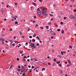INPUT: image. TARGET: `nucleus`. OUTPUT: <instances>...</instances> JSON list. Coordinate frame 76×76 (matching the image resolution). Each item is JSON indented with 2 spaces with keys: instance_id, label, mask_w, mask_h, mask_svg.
Wrapping results in <instances>:
<instances>
[{
  "instance_id": "f257e3e1",
  "label": "nucleus",
  "mask_w": 76,
  "mask_h": 76,
  "mask_svg": "<svg viewBox=\"0 0 76 76\" xmlns=\"http://www.w3.org/2000/svg\"><path fill=\"white\" fill-rule=\"evenodd\" d=\"M75 16L73 15H71L69 16V18L70 19H74Z\"/></svg>"
},
{
  "instance_id": "f03ea898",
  "label": "nucleus",
  "mask_w": 76,
  "mask_h": 76,
  "mask_svg": "<svg viewBox=\"0 0 76 76\" xmlns=\"http://www.w3.org/2000/svg\"><path fill=\"white\" fill-rule=\"evenodd\" d=\"M46 12H47V11H46L45 12H43L42 16H48V15L46 14Z\"/></svg>"
},
{
  "instance_id": "7ed1b4c3",
  "label": "nucleus",
  "mask_w": 76,
  "mask_h": 76,
  "mask_svg": "<svg viewBox=\"0 0 76 76\" xmlns=\"http://www.w3.org/2000/svg\"><path fill=\"white\" fill-rule=\"evenodd\" d=\"M14 42H15V43H20V42L18 41H14Z\"/></svg>"
},
{
  "instance_id": "20e7f679",
  "label": "nucleus",
  "mask_w": 76,
  "mask_h": 76,
  "mask_svg": "<svg viewBox=\"0 0 76 76\" xmlns=\"http://www.w3.org/2000/svg\"><path fill=\"white\" fill-rule=\"evenodd\" d=\"M41 14V11H40L39 12H38L37 13V15H40Z\"/></svg>"
},
{
  "instance_id": "39448f33",
  "label": "nucleus",
  "mask_w": 76,
  "mask_h": 76,
  "mask_svg": "<svg viewBox=\"0 0 76 76\" xmlns=\"http://www.w3.org/2000/svg\"><path fill=\"white\" fill-rule=\"evenodd\" d=\"M42 12H45V8H44L42 10Z\"/></svg>"
},
{
  "instance_id": "423d86ee",
  "label": "nucleus",
  "mask_w": 76,
  "mask_h": 76,
  "mask_svg": "<svg viewBox=\"0 0 76 76\" xmlns=\"http://www.w3.org/2000/svg\"><path fill=\"white\" fill-rule=\"evenodd\" d=\"M21 69H23L24 70H25V67H24L23 66H22V67L21 68Z\"/></svg>"
},
{
  "instance_id": "0eeeda50",
  "label": "nucleus",
  "mask_w": 76,
  "mask_h": 76,
  "mask_svg": "<svg viewBox=\"0 0 76 76\" xmlns=\"http://www.w3.org/2000/svg\"><path fill=\"white\" fill-rule=\"evenodd\" d=\"M53 61L54 62H56V61H57V59H56V58H55L53 59Z\"/></svg>"
},
{
  "instance_id": "6e6552de",
  "label": "nucleus",
  "mask_w": 76,
  "mask_h": 76,
  "mask_svg": "<svg viewBox=\"0 0 76 76\" xmlns=\"http://www.w3.org/2000/svg\"><path fill=\"white\" fill-rule=\"evenodd\" d=\"M52 66H56V63H53L52 64Z\"/></svg>"
},
{
  "instance_id": "1a4fd4ad",
  "label": "nucleus",
  "mask_w": 76,
  "mask_h": 76,
  "mask_svg": "<svg viewBox=\"0 0 76 76\" xmlns=\"http://www.w3.org/2000/svg\"><path fill=\"white\" fill-rule=\"evenodd\" d=\"M32 4H33V5H34V6H36V5H37V4H36L35 3V2H33V3H32Z\"/></svg>"
},
{
  "instance_id": "9d476101",
  "label": "nucleus",
  "mask_w": 76,
  "mask_h": 76,
  "mask_svg": "<svg viewBox=\"0 0 76 76\" xmlns=\"http://www.w3.org/2000/svg\"><path fill=\"white\" fill-rule=\"evenodd\" d=\"M17 70L18 71V72H20V71H21V70H20V69H19V68H18L17 69Z\"/></svg>"
},
{
  "instance_id": "9b49d317",
  "label": "nucleus",
  "mask_w": 76,
  "mask_h": 76,
  "mask_svg": "<svg viewBox=\"0 0 76 76\" xmlns=\"http://www.w3.org/2000/svg\"><path fill=\"white\" fill-rule=\"evenodd\" d=\"M20 54H22L23 53V51H22V52H21V50H20Z\"/></svg>"
},
{
  "instance_id": "f8f14e48",
  "label": "nucleus",
  "mask_w": 76,
  "mask_h": 76,
  "mask_svg": "<svg viewBox=\"0 0 76 76\" xmlns=\"http://www.w3.org/2000/svg\"><path fill=\"white\" fill-rule=\"evenodd\" d=\"M61 33L63 34H64V30H62V31H61Z\"/></svg>"
},
{
  "instance_id": "ddd939ff",
  "label": "nucleus",
  "mask_w": 76,
  "mask_h": 76,
  "mask_svg": "<svg viewBox=\"0 0 76 76\" xmlns=\"http://www.w3.org/2000/svg\"><path fill=\"white\" fill-rule=\"evenodd\" d=\"M49 25H51V22H49L48 23Z\"/></svg>"
},
{
  "instance_id": "4468645a",
  "label": "nucleus",
  "mask_w": 76,
  "mask_h": 76,
  "mask_svg": "<svg viewBox=\"0 0 76 76\" xmlns=\"http://www.w3.org/2000/svg\"><path fill=\"white\" fill-rule=\"evenodd\" d=\"M37 12H39L40 11V10H39V8H37Z\"/></svg>"
},
{
  "instance_id": "2eb2a0df",
  "label": "nucleus",
  "mask_w": 76,
  "mask_h": 76,
  "mask_svg": "<svg viewBox=\"0 0 76 76\" xmlns=\"http://www.w3.org/2000/svg\"><path fill=\"white\" fill-rule=\"evenodd\" d=\"M32 41L33 42H34L35 41V39H32Z\"/></svg>"
},
{
  "instance_id": "dca6fc26",
  "label": "nucleus",
  "mask_w": 76,
  "mask_h": 76,
  "mask_svg": "<svg viewBox=\"0 0 76 76\" xmlns=\"http://www.w3.org/2000/svg\"><path fill=\"white\" fill-rule=\"evenodd\" d=\"M69 48L71 49H72V45H70L69 46Z\"/></svg>"
},
{
  "instance_id": "f3484780",
  "label": "nucleus",
  "mask_w": 76,
  "mask_h": 76,
  "mask_svg": "<svg viewBox=\"0 0 76 76\" xmlns=\"http://www.w3.org/2000/svg\"><path fill=\"white\" fill-rule=\"evenodd\" d=\"M61 53L62 55H63V52L61 51Z\"/></svg>"
},
{
  "instance_id": "a211bd4d",
  "label": "nucleus",
  "mask_w": 76,
  "mask_h": 76,
  "mask_svg": "<svg viewBox=\"0 0 76 76\" xmlns=\"http://www.w3.org/2000/svg\"><path fill=\"white\" fill-rule=\"evenodd\" d=\"M23 61H26V59L25 58L23 59Z\"/></svg>"
},
{
  "instance_id": "6ab92c4d",
  "label": "nucleus",
  "mask_w": 76,
  "mask_h": 76,
  "mask_svg": "<svg viewBox=\"0 0 76 76\" xmlns=\"http://www.w3.org/2000/svg\"><path fill=\"white\" fill-rule=\"evenodd\" d=\"M35 36H36V34H34L33 35V37H35Z\"/></svg>"
},
{
  "instance_id": "aec40b11",
  "label": "nucleus",
  "mask_w": 76,
  "mask_h": 76,
  "mask_svg": "<svg viewBox=\"0 0 76 76\" xmlns=\"http://www.w3.org/2000/svg\"><path fill=\"white\" fill-rule=\"evenodd\" d=\"M15 24H18V22L17 21H16L15 22Z\"/></svg>"
},
{
  "instance_id": "412c9836",
  "label": "nucleus",
  "mask_w": 76,
  "mask_h": 76,
  "mask_svg": "<svg viewBox=\"0 0 76 76\" xmlns=\"http://www.w3.org/2000/svg\"><path fill=\"white\" fill-rule=\"evenodd\" d=\"M12 67L13 66H12V65H11V66H10V69H12Z\"/></svg>"
},
{
  "instance_id": "4be33fe9",
  "label": "nucleus",
  "mask_w": 76,
  "mask_h": 76,
  "mask_svg": "<svg viewBox=\"0 0 76 76\" xmlns=\"http://www.w3.org/2000/svg\"><path fill=\"white\" fill-rule=\"evenodd\" d=\"M60 63V61H59L58 62H57L56 63L57 64H59Z\"/></svg>"
},
{
  "instance_id": "5701e85b",
  "label": "nucleus",
  "mask_w": 76,
  "mask_h": 76,
  "mask_svg": "<svg viewBox=\"0 0 76 76\" xmlns=\"http://www.w3.org/2000/svg\"><path fill=\"white\" fill-rule=\"evenodd\" d=\"M61 74H62L63 73V71H61L60 72Z\"/></svg>"
},
{
  "instance_id": "b1692460",
  "label": "nucleus",
  "mask_w": 76,
  "mask_h": 76,
  "mask_svg": "<svg viewBox=\"0 0 76 76\" xmlns=\"http://www.w3.org/2000/svg\"><path fill=\"white\" fill-rule=\"evenodd\" d=\"M31 45H32L33 47L34 46V45H35L34 44H32V43H31Z\"/></svg>"
},
{
  "instance_id": "393cba45",
  "label": "nucleus",
  "mask_w": 76,
  "mask_h": 76,
  "mask_svg": "<svg viewBox=\"0 0 76 76\" xmlns=\"http://www.w3.org/2000/svg\"><path fill=\"white\" fill-rule=\"evenodd\" d=\"M29 71L30 72H32V69H29Z\"/></svg>"
},
{
  "instance_id": "a878e982",
  "label": "nucleus",
  "mask_w": 76,
  "mask_h": 76,
  "mask_svg": "<svg viewBox=\"0 0 76 76\" xmlns=\"http://www.w3.org/2000/svg\"><path fill=\"white\" fill-rule=\"evenodd\" d=\"M69 65L71 66L72 65V64L71 63V62L69 61Z\"/></svg>"
},
{
  "instance_id": "bb28decb",
  "label": "nucleus",
  "mask_w": 76,
  "mask_h": 76,
  "mask_svg": "<svg viewBox=\"0 0 76 76\" xmlns=\"http://www.w3.org/2000/svg\"><path fill=\"white\" fill-rule=\"evenodd\" d=\"M44 70H45V68H43L42 69V71H44Z\"/></svg>"
},
{
  "instance_id": "cd10ccee",
  "label": "nucleus",
  "mask_w": 76,
  "mask_h": 76,
  "mask_svg": "<svg viewBox=\"0 0 76 76\" xmlns=\"http://www.w3.org/2000/svg\"><path fill=\"white\" fill-rule=\"evenodd\" d=\"M57 31H58V32H59V31H60V29H58Z\"/></svg>"
},
{
  "instance_id": "c85d7f7f",
  "label": "nucleus",
  "mask_w": 76,
  "mask_h": 76,
  "mask_svg": "<svg viewBox=\"0 0 76 76\" xmlns=\"http://www.w3.org/2000/svg\"><path fill=\"white\" fill-rule=\"evenodd\" d=\"M37 26H38V24H36V26H35V28H37Z\"/></svg>"
},
{
  "instance_id": "c756f323",
  "label": "nucleus",
  "mask_w": 76,
  "mask_h": 76,
  "mask_svg": "<svg viewBox=\"0 0 76 76\" xmlns=\"http://www.w3.org/2000/svg\"><path fill=\"white\" fill-rule=\"evenodd\" d=\"M49 15L50 16H53V15L51 14H49Z\"/></svg>"
},
{
  "instance_id": "7c9ffc66",
  "label": "nucleus",
  "mask_w": 76,
  "mask_h": 76,
  "mask_svg": "<svg viewBox=\"0 0 76 76\" xmlns=\"http://www.w3.org/2000/svg\"><path fill=\"white\" fill-rule=\"evenodd\" d=\"M29 38H32V36H30L29 37Z\"/></svg>"
},
{
  "instance_id": "2f4dec72",
  "label": "nucleus",
  "mask_w": 76,
  "mask_h": 76,
  "mask_svg": "<svg viewBox=\"0 0 76 76\" xmlns=\"http://www.w3.org/2000/svg\"><path fill=\"white\" fill-rule=\"evenodd\" d=\"M59 66H60V67H61V64H59Z\"/></svg>"
},
{
  "instance_id": "473e14b6",
  "label": "nucleus",
  "mask_w": 76,
  "mask_h": 76,
  "mask_svg": "<svg viewBox=\"0 0 76 76\" xmlns=\"http://www.w3.org/2000/svg\"><path fill=\"white\" fill-rule=\"evenodd\" d=\"M46 28L47 29H48V28H48V26H46Z\"/></svg>"
},
{
  "instance_id": "72a5a7b5",
  "label": "nucleus",
  "mask_w": 76,
  "mask_h": 76,
  "mask_svg": "<svg viewBox=\"0 0 76 76\" xmlns=\"http://www.w3.org/2000/svg\"><path fill=\"white\" fill-rule=\"evenodd\" d=\"M37 39H39V37H37Z\"/></svg>"
},
{
  "instance_id": "f704fd0d",
  "label": "nucleus",
  "mask_w": 76,
  "mask_h": 76,
  "mask_svg": "<svg viewBox=\"0 0 76 76\" xmlns=\"http://www.w3.org/2000/svg\"><path fill=\"white\" fill-rule=\"evenodd\" d=\"M34 60L35 61H38V60H37V59H34Z\"/></svg>"
},
{
  "instance_id": "c9c22d12",
  "label": "nucleus",
  "mask_w": 76,
  "mask_h": 76,
  "mask_svg": "<svg viewBox=\"0 0 76 76\" xmlns=\"http://www.w3.org/2000/svg\"><path fill=\"white\" fill-rule=\"evenodd\" d=\"M22 75L23 76H25V73H23V74Z\"/></svg>"
},
{
  "instance_id": "e433bc0d",
  "label": "nucleus",
  "mask_w": 76,
  "mask_h": 76,
  "mask_svg": "<svg viewBox=\"0 0 76 76\" xmlns=\"http://www.w3.org/2000/svg\"><path fill=\"white\" fill-rule=\"evenodd\" d=\"M15 6H16V5H18V3H15Z\"/></svg>"
},
{
  "instance_id": "4c0bfd02",
  "label": "nucleus",
  "mask_w": 76,
  "mask_h": 76,
  "mask_svg": "<svg viewBox=\"0 0 76 76\" xmlns=\"http://www.w3.org/2000/svg\"><path fill=\"white\" fill-rule=\"evenodd\" d=\"M34 66H32L31 67V68H32V69H34Z\"/></svg>"
},
{
  "instance_id": "58836bf2",
  "label": "nucleus",
  "mask_w": 76,
  "mask_h": 76,
  "mask_svg": "<svg viewBox=\"0 0 76 76\" xmlns=\"http://www.w3.org/2000/svg\"><path fill=\"white\" fill-rule=\"evenodd\" d=\"M13 18H14V19H15V20H16V17H14Z\"/></svg>"
},
{
  "instance_id": "ea45409f",
  "label": "nucleus",
  "mask_w": 76,
  "mask_h": 76,
  "mask_svg": "<svg viewBox=\"0 0 76 76\" xmlns=\"http://www.w3.org/2000/svg\"><path fill=\"white\" fill-rule=\"evenodd\" d=\"M61 25H63V22H61Z\"/></svg>"
},
{
  "instance_id": "a19ab883",
  "label": "nucleus",
  "mask_w": 76,
  "mask_h": 76,
  "mask_svg": "<svg viewBox=\"0 0 76 76\" xmlns=\"http://www.w3.org/2000/svg\"><path fill=\"white\" fill-rule=\"evenodd\" d=\"M17 61H19V58H17Z\"/></svg>"
},
{
  "instance_id": "79ce46f5",
  "label": "nucleus",
  "mask_w": 76,
  "mask_h": 76,
  "mask_svg": "<svg viewBox=\"0 0 76 76\" xmlns=\"http://www.w3.org/2000/svg\"><path fill=\"white\" fill-rule=\"evenodd\" d=\"M52 51L53 52V53H54V50H52Z\"/></svg>"
},
{
  "instance_id": "37998d69",
  "label": "nucleus",
  "mask_w": 76,
  "mask_h": 76,
  "mask_svg": "<svg viewBox=\"0 0 76 76\" xmlns=\"http://www.w3.org/2000/svg\"><path fill=\"white\" fill-rule=\"evenodd\" d=\"M18 67L19 68V69H20V68H21L20 67V65L18 66Z\"/></svg>"
},
{
  "instance_id": "c03bdc74",
  "label": "nucleus",
  "mask_w": 76,
  "mask_h": 76,
  "mask_svg": "<svg viewBox=\"0 0 76 76\" xmlns=\"http://www.w3.org/2000/svg\"><path fill=\"white\" fill-rule=\"evenodd\" d=\"M1 12H2V14H3V10H1Z\"/></svg>"
},
{
  "instance_id": "a18cd8bd",
  "label": "nucleus",
  "mask_w": 76,
  "mask_h": 76,
  "mask_svg": "<svg viewBox=\"0 0 76 76\" xmlns=\"http://www.w3.org/2000/svg\"><path fill=\"white\" fill-rule=\"evenodd\" d=\"M76 12V9H75L74 10V12Z\"/></svg>"
},
{
  "instance_id": "49530a36",
  "label": "nucleus",
  "mask_w": 76,
  "mask_h": 76,
  "mask_svg": "<svg viewBox=\"0 0 76 76\" xmlns=\"http://www.w3.org/2000/svg\"><path fill=\"white\" fill-rule=\"evenodd\" d=\"M64 19H67V18H66V17H64Z\"/></svg>"
},
{
  "instance_id": "de8ad7c7",
  "label": "nucleus",
  "mask_w": 76,
  "mask_h": 76,
  "mask_svg": "<svg viewBox=\"0 0 76 76\" xmlns=\"http://www.w3.org/2000/svg\"><path fill=\"white\" fill-rule=\"evenodd\" d=\"M6 7H9V5L8 4L7 5Z\"/></svg>"
},
{
  "instance_id": "09e8293b",
  "label": "nucleus",
  "mask_w": 76,
  "mask_h": 76,
  "mask_svg": "<svg viewBox=\"0 0 76 76\" xmlns=\"http://www.w3.org/2000/svg\"><path fill=\"white\" fill-rule=\"evenodd\" d=\"M12 46H13V47H14V46H15V44L14 43V44H12Z\"/></svg>"
},
{
  "instance_id": "8fccbe9b",
  "label": "nucleus",
  "mask_w": 76,
  "mask_h": 76,
  "mask_svg": "<svg viewBox=\"0 0 76 76\" xmlns=\"http://www.w3.org/2000/svg\"><path fill=\"white\" fill-rule=\"evenodd\" d=\"M71 1H72V2H74V1H75V0H71Z\"/></svg>"
},
{
  "instance_id": "3c124183",
  "label": "nucleus",
  "mask_w": 76,
  "mask_h": 76,
  "mask_svg": "<svg viewBox=\"0 0 76 76\" xmlns=\"http://www.w3.org/2000/svg\"><path fill=\"white\" fill-rule=\"evenodd\" d=\"M41 29H44V28L42 27H40Z\"/></svg>"
},
{
  "instance_id": "603ef678",
  "label": "nucleus",
  "mask_w": 76,
  "mask_h": 76,
  "mask_svg": "<svg viewBox=\"0 0 76 76\" xmlns=\"http://www.w3.org/2000/svg\"><path fill=\"white\" fill-rule=\"evenodd\" d=\"M69 1V0H65V1Z\"/></svg>"
},
{
  "instance_id": "864d4df0",
  "label": "nucleus",
  "mask_w": 76,
  "mask_h": 76,
  "mask_svg": "<svg viewBox=\"0 0 76 76\" xmlns=\"http://www.w3.org/2000/svg\"><path fill=\"white\" fill-rule=\"evenodd\" d=\"M48 65H50V64H51V63H50V62H49L48 63Z\"/></svg>"
},
{
  "instance_id": "5fc2aeb1",
  "label": "nucleus",
  "mask_w": 76,
  "mask_h": 76,
  "mask_svg": "<svg viewBox=\"0 0 76 76\" xmlns=\"http://www.w3.org/2000/svg\"><path fill=\"white\" fill-rule=\"evenodd\" d=\"M34 48H37V47L35 46H34Z\"/></svg>"
},
{
  "instance_id": "6e6d98bb",
  "label": "nucleus",
  "mask_w": 76,
  "mask_h": 76,
  "mask_svg": "<svg viewBox=\"0 0 76 76\" xmlns=\"http://www.w3.org/2000/svg\"><path fill=\"white\" fill-rule=\"evenodd\" d=\"M1 40L2 41V42H3V41H4V39H2Z\"/></svg>"
},
{
  "instance_id": "4d7b16f0",
  "label": "nucleus",
  "mask_w": 76,
  "mask_h": 76,
  "mask_svg": "<svg viewBox=\"0 0 76 76\" xmlns=\"http://www.w3.org/2000/svg\"><path fill=\"white\" fill-rule=\"evenodd\" d=\"M5 48H6L7 49H8L9 48L7 47H6Z\"/></svg>"
},
{
  "instance_id": "13d9d810",
  "label": "nucleus",
  "mask_w": 76,
  "mask_h": 76,
  "mask_svg": "<svg viewBox=\"0 0 76 76\" xmlns=\"http://www.w3.org/2000/svg\"><path fill=\"white\" fill-rule=\"evenodd\" d=\"M68 61V62H69V63H70V61L69 60H67Z\"/></svg>"
},
{
  "instance_id": "bf43d9fd",
  "label": "nucleus",
  "mask_w": 76,
  "mask_h": 76,
  "mask_svg": "<svg viewBox=\"0 0 76 76\" xmlns=\"http://www.w3.org/2000/svg\"><path fill=\"white\" fill-rule=\"evenodd\" d=\"M69 66H70V65L69 64L67 65V67H69Z\"/></svg>"
},
{
  "instance_id": "052dcab7",
  "label": "nucleus",
  "mask_w": 76,
  "mask_h": 76,
  "mask_svg": "<svg viewBox=\"0 0 76 76\" xmlns=\"http://www.w3.org/2000/svg\"><path fill=\"white\" fill-rule=\"evenodd\" d=\"M33 23H35V21L33 20Z\"/></svg>"
},
{
  "instance_id": "680f3d73",
  "label": "nucleus",
  "mask_w": 76,
  "mask_h": 76,
  "mask_svg": "<svg viewBox=\"0 0 76 76\" xmlns=\"http://www.w3.org/2000/svg\"><path fill=\"white\" fill-rule=\"evenodd\" d=\"M6 20H7V19H6V18H5V19H4V21H6Z\"/></svg>"
},
{
  "instance_id": "e2e57ef3",
  "label": "nucleus",
  "mask_w": 76,
  "mask_h": 76,
  "mask_svg": "<svg viewBox=\"0 0 76 76\" xmlns=\"http://www.w3.org/2000/svg\"><path fill=\"white\" fill-rule=\"evenodd\" d=\"M24 58H26V56H25L24 57H23Z\"/></svg>"
},
{
  "instance_id": "0e129e2a",
  "label": "nucleus",
  "mask_w": 76,
  "mask_h": 76,
  "mask_svg": "<svg viewBox=\"0 0 76 76\" xmlns=\"http://www.w3.org/2000/svg\"><path fill=\"white\" fill-rule=\"evenodd\" d=\"M34 18H35V19L37 18V17H36V16H34Z\"/></svg>"
},
{
  "instance_id": "69168bd1",
  "label": "nucleus",
  "mask_w": 76,
  "mask_h": 76,
  "mask_svg": "<svg viewBox=\"0 0 76 76\" xmlns=\"http://www.w3.org/2000/svg\"><path fill=\"white\" fill-rule=\"evenodd\" d=\"M70 7H72V5H70Z\"/></svg>"
},
{
  "instance_id": "338daca9",
  "label": "nucleus",
  "mask_w": 76,
  "mask_h": 76,
  "mask_svg": "<svg viewBox=\"0 0 76 76\" xmlns=\"http://www.w3.org/2000/svg\"><path fill=\"white\" fill-rule=\"evenodd\" d=\"M37 46H38V45H39V43H37Z\"/></svg>"
},
{
  "instance_id": "774afa93",
  "label": "nucleus",
  "mask_w": 76,
  "mask_h": 76,
  "mask_svg": "<svg viewBox=\"0 0 76 76\" xmlns=\"http://www.w3.org/2000/svg\"><path fill=\"white\" fill-rule=\"evenodd\" d=\"M26 45H28V42H26Z\"/></svg>"
}]
</instances>
